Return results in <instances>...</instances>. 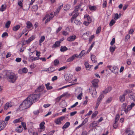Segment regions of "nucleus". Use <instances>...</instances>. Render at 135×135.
I'll use <instances>...</instances> for the list:
<instances>
[{
	"label": "nucleus",
	"instance_id": "obj_1",
	"mask_svg": "<svg viewBox=\"0 0 135 135\" xmlns=\"http://www.w3.org/2000/svg\"><path fill=\"white\" fill-rule=\"evenodd\" d=\"M5 75L6 76L7 78L9 79V81L12 83H15L18 78L17 74L11 72L10 71H6Z\"/></svg>",
	"mask_w": 135,
	"mask_h": 135
},
{
	"label": "nucleus",
	"instance_id": "obj_2",
	"mask_svg": "<svg viewBox=\"0 0 135 135\" xmlns=\"http://www.w3.org/2000/svg\"><path fill=\"white\" fill-rule=\"evenodd\" d=\"M33 103L27 97L21 104L19 107L20 110H22L30 107Z\"/></svg>",
	"mask_w": 135,
	"mask_h": 135
},
{
	"label": "nucleus",
	"instance_id": "obj_3",
	"mask_svg": "<svg viewBox=\"0 0 135 135\" xmlns=\"http://www.w3.org/2000/svg\"><path fill=\"white\" fill-rule=\"evenodd\" d=\"M85 53V51L83 50L81 51L79 54L78 55L77 54H75L73 55L71 57H70L66 60V62H70L74 60L76 58H78V57H81Z\"/></svg>",
	"mask_w": 135,
	"mask_h": 135
},
{
	"label": "nucleus",
	"instance_id": "obj_4",
	"mask_svg": "<svg viewBox=\"0 0 135 135\" xmlns=\"http://www.w3.org/2000/svg\"><path fill=\"white\" fill-rule=\"evenodd\" d=\"M40 94V93L32 94L28 97V98L33 103H34L39 99Z\"/></svg>",
	"mask_w": 135,
	"mask_h": 135
},
{
	"label": "nucleus",
	"instance_id": "obj_5",
	"mask_svg": "<svg viewBox=\"0 0 135 135\" xmlns=\"http://www.w3.org/2000/svg\"><path fill=\"white\" fill-rule=\"evenodd\" d=\"M107 67L109 68V69L113 73L115 74H118V69L117 66L110 65L108 66Z\"/></svg>",
	"mask_w": 135,
	"mask_h": 135
},
{
	"label": "nucleus",
	"instance_id": "obj_6",
	"mask_svg": "<svg viewBox=\"0 0 135 135\" xmlns=\"http://www.w3.org/2000/svg\"><path fill=\"white\" fill-rule=\"evenodd\" d=\"M89 92L94 98L96 97L97 94L95 88L94 87H90L89 88Z\"/></svg>",
	"mask_w": 135,
	"mask_h": 135
},
{
	"label": "nucleus",
	"instance_id": "obj_7",
	"mask_svg": "<svg viewBox=\"0 0 135 135\" xmlns=\"http://www.w3.org/2000/svg\"><path fill=\"white\" fill-rule=\"evenodd\" d=\"M98 79H94L92 81V84L93 86H91L90 87H94L95 88L98 87Z\"/></svg>",
	"mask_w": 135,
	"mask_h": 135
},
{
	"label": "nucleus",
	"instance_id": "obj_8",
	"mask_svg": "<svg viewBox=\"0 0 135 135\" xmlns=\"http://www.w3.org/2000/svg\"><path fill=\"white\" fill-rule=\"evenodd\" d=\"M28 70L26 68H24L23 69H20L18 72L19 73L22 74V73H26L27 72Z\"/></svg>",
	"mask_w": 135,
	"mask_h": 135
},
{
	"label": "nucleus",
	"instance_id": "obj_9",
	"mask_svg": "<svg viewBox=\"0 0 135 135\" xmlns=\"http://www.w3.org/2000/svg\"><path fill=\"white\" fill-rule=\"evenodd\" d=\"M133 132L131 130L130 128H127L125 131L126 135H132Z\"/></svg>",
	"mask_w": 135,
	"mask_h": 135
},
{
	"label": "nucleus",
	"instance_id": "obj_10",
	"mask_svg": "<svg viewBox=\"0 0 135 135\" xmlns=\"http://www.w3.org/2000/svg\"><path fill=\"white\" fill-rule=\"evenodd\" d=\"M76 38V36L75 35H74L68 37L67 38V40L69 41H74Z\"/></svg>",
	"mask_w": 135,
	"mask_h": 135
},
{
	"label": "nucleus",
	"instance_id": "obj_11",
	"mask_svg": "<svg viewBox=\"0 0 135 135\" xmlns=\"http://www.w3.org/2000/svg\"><path fill=\"white\" fill-rule=\"evenodd\" d=\"M85 68L87 70H90V69L92 67H93V65H90L89 64V63L88 61H86L85 63Z\"/></svg>",
	"mask_w": 135,
	"mask_h": 135
},
{
	"label": "nucleus",
	"instance_id": "obj_12",
	"mask_svg": "<svg viewBox=\"0 0 135 135\" xmlns=\"http://www.w3.org/2000/svg\"><path fill=\"white\" fill-rule=\"evenodd\" d=\"M61 41L60 42L59 41H57L55 42V44L52 46V48H55L59 47L60 45V43Z\"/></svg>",
	"mask_w": 135,
	"mask_h": 135
},
{
	"label": "nucleus",
	"instance_id": "obj_13",
	"mask_svg": "<svg viewBox=\"0 0 135 135\" xmlns=\"http://www.w3.org/2000/svg\"><path fill=\"white\" fill-rule=\"evenodd\" d=\"M44 88V86L43 85H42L39 86L38 88H37L35 90V91L36 92H41L43 90Z\"/></svg>",
	"mask_w": 135,
	"mask_h": 135
},
{
	"label": "nucleus",
	"instance_id": "obj_14",
	"mask_svg": "<svg viewBox=\"0 0 135 135\" xmlns=\"http://www.w3.org/2000/svg\"><path fill=\"white\" fill-rule=\"evenodd\" d=\"M35 38V36L32 35L31 37H29L28 39L26 40V42L27 44H28L30 43V42L34 40Z\"/></svg>",
	"mask_w": 135,
	"mask_h": 135
},
{
	"label": "nucleus",
	"instance_id": "obj_15",
	"mask_svg": "<svg viewBox=\"0 0 135 135\" xmlns=\"http://www.w3.org/2000/svg\"><path fill=\"white\" fill-rule=\"evenodd\" d=\"M112 89V88L111 87H108L103 91V94H106L107 93L109 92Z\"/></svg>",
	"mask_w": 135,
	"mask_h": 135
},
{
	"label": "nucleus",
	"instance_id": "obj_16",
	"mask_svg": "<svg viewBox=\"0 0 135 135\" xmlns=\"http://www.w3.org/2000/svg\"><path fill=\"white\" fill-rule=\"evenodd\" d=\"M132 92V89H127L125 90L123 94L126 95L127 94H130Z\"/></svg>",
	"mask_w": 135,
	"mask_h": 135
},
{
	"label": "nucleus",
	"instance_id": "obj_17",
	"mask_svg": "<svg viewBox=\"0 0 135 135\" xmlns=\"http://www.w3.org/2000/svg\"><path fill=\"white\" fill-rule=\"evenodd\" d=\"M70 125V123L69 122H67L62 127V128L63 129H66L69 127Z\"/></svg>",
	"mask_w": 135,
	"mask_h": 135
},
{
	"label": "nucleus",
	"instance_id": "obj_18",
	"mask_svg": "<svg viewBox=\"0 0 135 135\" xmlns=\"http://www.w3.org/2000/svg\"><path fill=\"white\" fill-rule=\"evenodd\" d=\"M126 95L124 94L123 95H120L119 97L120 100L122 102H124L125 100V96Z\"/></svg>",
	"mask_w": 135,
	"mask_h": 135
},
{
	"label": "nucleus",
	"instance_id": "obj_19",
	"mask_svg": "<svg viewBox=\"0 0 135 135\" xmlns=\"http://www.w3.org/2000/svg\"><path fill=\"white\" fill-rule=\"evenodd\" d=\"M91 58L92 62H93L95 63L97 62V58L96 56L95 55H91Z\"/></svg>",
	"mask_w": 135,
	"mask_h": 135
},
{
	"label": "nucleus",
	"instance_id": "obj_20",
	"mask_svg": "<svg viewBox=\"0 0 135 135\" xmlns=\"http://www.w3.org/2000/svg\"><path fill=\"white\" fill-rule=\"evenodd\" d=\"M129 97L131 99L133 100L134 101H135V93H133L130 94Z\"/></svg>",
	"mask_w": 135,
	"mask_h": 135
},
{
	"label": "nucleus",
	"instance_id": "obj_21",
	"mask_svg": "<svg viewBox=\"0 0 135 135\" xmlns=\"http://www.w3.org/2000/svg\"><path fill=\"white\" fill-rule=\"evenodd\" d=\"M68 50V48L65 46H62L61 47L60 50L61 52H64Z\"/></svg>",
	"mask_w": 135,
	"mask_h": 135
},
{
	"label": "nucleus",
	"instance_id": "obj_22",
	"mask_svg": "<svg viewBox=\"0 0 135 135\" xmlns=\"http://www.w3.org/2000/svg\"><path fill=\"white\" fill-rule=\"evenodd\" d=\"M50 83H48L47 84H45V86L46 87V89L47 90H50L52 89L53 87L51 86H50Z\"/></svg>",
	"mask_w": 135,
	"mask_h": 135
},
{
	"label": "nucleus",
	"instance_id": "obj_23",
	"mask_svg": "<svg viewBox=\"0 0 135 135\" xmlns=\"http://www.w3.org/2000/svg\"><path fill=\"white\" fill-rule=\"evenodd\" d=\"M26 24L27 27L28 29L30 28L33 26L32 23L30 21H27L26 23Z\"/></svg>",
	"mask_w": 135,
	"mask_h": 135
},
{
	"label": "nucleus",
	"instance_id": "obj_24",
	"mask_svg": "<svg viewBox=\"0 0 135 135\" xmlns=\"http://www.w3.org/2000/svg\"><path fill=\"white\" fill-rule=\"evenodd\" d=\"M49 73H51L55 71V68L53 67H52L47 69Z\"/></svg>",
	"mask_w": 135,
	"mask_h": 135
},
{
	"label": "nucleus",
	"instance_id": "obj_25",
	"mask_svg": "<svg viewBox=\"0 0 135 135\" xmlns=\"http://www.w3.org/2000/svg\"><path fill=\"white\" fill-rule=\"evenodd\" d=\"M20 27V25H17L13 27V30L15 31H17Z\"/></svg>",
	"mask_w": 135,
	"mask_h": 135
},
{
	"label": "nucleus",
	"instance_id": "obj_26",
	"mask_svg": "<svg viewBox=\"0 0 135 135\" xmlns=\"http://www.w3.org/2000/svg\"><path fill=\"white\" fill-rule=\"evenodd\" d=\"M45 124V123L44 122H41L40 124V129H44L45 128V127L44 125Z\"/></svg>",
	"mask_w": 135,
	"mask_h": 135
},
{
	"label": "nucleus",
	"instance_id": "obj_27",
	"mask_svg": "<svg viewBox=\"0 0 135 135\" xmlns=\"http://www.w3.org/2000/svg\"><path fill=\"white\" fill-rule=\"evenodd\" d=\"M55 123L58 125H60L62 124V122L59 118L57 119L55 121Z\"/></svg>",
	"mask_w": 135,
	"mask_h": 135
},
{
	"label": "nucleus",
	"instance_id": "obj_28",
	"mask_svg": "<svg viewBox=\"0 0 135 135\" xmlns=\"http://www.w3.org/2000/svg\"><path fill=\"white\" fill-rule=\"evenodd\" d=\"M18 5L20 6L21 8H22L23 7L22 3V2H23V0H18Z\"/></svg>",
	"mask_w": 135,
	"mask_h": 135
},
{
	"label": "nucleus",
	"instance_id": "obj_29",
	"mask_svg": "<svg viewBox=\"0 0 135 135\" xmlns=\"http://www.w3.org/2000/svg\"><path fill=\"white\" fill-rule=\"evenodd\" d=\"M6 8V7L5 5V6H4L3 4L2 5L1 8H0V11H1L3 12L4 11Z\"/></svg>",
	"mask_w": 135,
	"mask_h": 135
},
{
	"label": "nucleus",
	"instance_id": "obj_30",
	"mask_svg": "<svg viewBox=\"0 0 135 135\" xmlns=\"http://www.w3.org/2000/svg\"><path fill=\"white\" fill-rule=\"evenodd\" d=\"M89 9L91 11L95 10L96 9V7L95 6H91L90 5H89Z\"/></svg>",
	"mask_w": 135,
	"mask_h": 135
},
{
	"label": "nucleus",
	"instance_id": "obj_31",
	"mask_svg": "<svg viewBox=\"0 0 135 135\" xmlns=\"http://www.w3.org/2000/svg\"><path fill=\"white\" fill-rule=\"evenodd\" d=\"M1 124L2 126V129H4L6 126V124L4 121H2L1 122Z\"/></svg>",
	"mask_w": 135,
	"mask_h": 135
},
{
	"label": "nucleus",
	"instance_id": "obj_32",
	"mask_svg": "<svg viewBox=\"0 0 135 135\" xmlns=\"http://www.w3.org/2000/svg\"><path fill=\"white\" fill-rule=\"evenodd\" d=\"M45 37L44 36H42L40 40H39V43H41L43 42L45 40Z\"/></svg>",
	"mask_w": 135,
	"mask_h": 135
},
{
	"label": "nucleus",
	"instance_id": "obj_33",
	"mask_svg": "<svg viewBox=\"0 0 135 135\" xmlns=\"http://www.w3.org/2000/svg\"><path fill=\"white\" fill-rule=\"evenodd\" d=\"M11 21H8L5 24V27L7 28H8L9 27L10 25L11 24Z\"/></svg>",
	"mask_w": 135,
	"mask_h": 135
},
{
	"label": "nucleus",
	"instance_id": "obj_34",
	"mask_svg": "<svg viewBox=\"0 0 135 135\" xmlns=\"http://www.w3.org/2000/svg\"><path fill=\"white\" fill-rule=\"evenodd\" d=\"M59 61L57 59H55L54 61V64L55 66H56L59 64Z\"/></svg>",
	"mask_w": 135,
	"mask_h": 135
},
{
	"label": "nucleus",
	"instance_id": "obj_35",
	"mask_svg": "<svg viewBox=\"0 0 135 135\" xmlns=\"http://www.w3.org/2000/svg\"><path fill=\"white\" fill-rule=\"evenodd\" d=\"M70 94L68 93L67 92H65L63 94L61 95V97H64L65 96H66L67 97H68L69 96Z\"/></svg>",
	"mask_w": 135,
	"mask_h": 135
},
{
	"label": "nucleus",
	"instance_id": "obj_36",
	"mask_svg": "<svg viewBox=\"0 0 135 135\" xmlns=\"http://www.w3.org/2000/svg\"><path fill=\"white\" fill-rule=\"evenodd\" d=\"M60 8H57L56 12H54V15L56 16H57L58 15V14L60 11Z\"/></svg>",
	"mask_w": 135,
	"mask_h": 135
},
{
	"label": "nucleus",
	"instance_id": "obj_37",
	"mask_svg": "<svg viewBox=\"0 0 135 135\" xmlns=\"http://www.w3.org/2000/svg\"><path fill=\"white\" fill-rule=\"evenodd\" d=\"M27 31V30L26 28H25L23 29V31L22 33H20L19 34V35H20L19 38H20L21 36L23 35Z\"/></svg>",
	"mask_w": 135,
	"mask_h": 135
},
{
	"label": "nucleus",
	"instance_id": "obj_38",
	"mask_svg": "<svg viewBox=\"0 0 135 135\" xmlns=\"http://www.w3.org/2000/svg\"><path fill=\"white\" fill-rule=\"evenodd\" d=\"M54 17V16L52 17L49 16V18H47L45 21V23H46L48 22L49 21Z\"/></svg>",
	"mask_w": 135,
	"mask_h": 135
},
{
	"label": "nucleus",
	"instance_id": "obj_39",
	"mask_svg": "<svg viewBox=\"0 0 135 135\" xmlns=\"http://www.w3.org/2000/svg\"><path fill=\"white\" fill-rule=\"evenodd\" d=\"M21 124L24 128V129L26 130L27 128L26 123L23 122H22L21 123Z\"/></svg>",
	"mask_w": 135,
	"mask_h": 135
},
{
	"label": "nucleus",
	"instance_id": "obj_40",
	"mask_svg": "<svg viewBox=\"0 0 135 135\" xmlns=\"http://www.w3.org/2000/svg\"><path fill=\"white\" fill-rule=\"evenodd\" d=\"M16 131L18 133H21L22 132L23 130V128H17L16 129Z\"/></svg>",
	"mask_w": 135,
	"mask_h": 135
},
{
	"label": "nucleus",
	"instance_id": "obj_41",
	"mask_svg": "<svg viewBox=\"0 0 135 135\" xmlns=\"http://www.w3.org/2000/svg\"><path fill=\"white\" fill-rule=\"evenodd\" d=\"M112 99V97H109L108 98V99L106 101V103H109L110 102Z\"/></svg>",
	"mask_w": 135,
	"mask_h": 135
},
{
	"label": "nucleus",
	"instance_id": "obj_42",
	"mask_svg": "<svg viewBox=\"0 0 135 135\" xmlns=\"http://www.w3.org/2000/svg\"><path fill=\"white\" fill-rule=\"evenodd\" d=\"M70 8V6L69 5H66L64 7V9L65 10H68Z\"/></svg>",
	"mask_w": 135,
	"mask_h": 135
},
{
	"label": "nucleus",
	"instance_id": "obj_43",
	"mask_svg": "<svg viewBox=\"0 0 135 135\" xmlns=\"http://www.w3.org/2000/svg\"><path fill=\"white\" fill-rule=\"evenodd\" d=\"M101 27L100 26H99L98 28L96 31V33L97 34H98L100 33L101 31Z\"/></svg>",
	"mask_w": 135,
	"mask_h": 135
},
{
	"label": "nucleus",
	"instance_id": "obj_44",
	"mask_svg": "<svg viewBox=\"0 0 135 135\" xmlns=\"http://www.w3.org/2000/svg\"><path fill=\"white\" fill-rule=\"evenodd\" d=\"M115 47H113L110 46V51L113 52H114V51H115Z\"/></svg>",
	"mask_w": 135,
	"mask_h": 135
},
{
	"label": "nucleus",
	"instance_id": "obj_45",
	"mask_svg": "<svg viewBox=\"0 0 135 135\" xmlns=\"http://www.w3.org/2000/svg\"><path fill=\"white\" fill-rule=\"evenodd\" d=\"M115 21L113 19H112L109 23V25L110 26H113L115 23Z\"/></svg>",
	"mask_w": 135,
	"mask_h": 135
},
{
	"label": "nucleus",
	"instance_id": "obj_46",
	"mask_svg": "<svg viewBox=\"0 0 135 135\" xmlns=\"http://www.w3.org/2000/svg\"><path fill=\"white\" fill-rule=\"evenodd\" d=\"M119 114H117L115 117V122H117L119 120Z\"/></svg>",
	"mask_w": 135,
	"mask_h": 135
},
{
	"label": "nucleus",
	"instance_id": "obj_47",
	"mask_svg": "<svg viewBox=\"0 0 135 135\" xmlns=\"http://www.w3.org/2000/svg\"><path fill=\"white\" fill-rule=\"evenodd\" d=\"M107 2L105 1H103V7L104 8L107 7Z\"/></svg>",
	"mask_w": 135,
	"mask_h": 135
},
{
	"label": "nucleus",
	"instance_id": "obj_48",
	"mask_svg": "<svg viewBox=\"0 0 135 135\" xmlns=\"http://www.w3.org/2000/svg\"><path fill=\"white\" fill-rule=\"evenodd\" d=\"M20 118H19L18 119H16L13 121V123H18L20 122Z\"/></svg>",
	"mask_w": 135,
	"mask_h": 135
},
{
	"label": "nucleus",
	"instance_id": "obj_49",
	"mask_svg": "<svg viewBox=\"0 0 135 135\" xmlns=\"http://www.w3.org/2000/svg\"><path fill=\"white\" fill-rule=\"evenodd\" d=\"M32 8L34 10V11H37L38 9V6L37 5H33V6Z\"/></svg>",
	"mask_w": 135,
	"mask_h": 135
},
{
	"label": "nucleus",
	"instance_id": "obj_50",
	"mask_svg": "<svg viewBox=\"0 0 135 135\" xmlns=\"http://www.w3.org/2000/svg\"><path fill=\"white\" fill-rule=\"evenodd\" d=\"M115 38H112V41L110 43V45H112L115 42Z\"/></svg>",
	"mask_w": 135,
	"mask_h": 135
},
{
	"label": "nucleus",
	"instance_id": "obj_51",
	"mask_svg": "<svg viewBox=\"0 0 135 135\" xmlns=\"http://www.w3.org/2000/svg\"><path fill=\"white\" fill-rule=\"evenodd\" d=\"M98 113V112L97 111L93 113L91 117L92 118H93L96 116Z\"/></svg>",
	"mask_w": 135,
	"mask_h": 135
},
{
	"label": "nucleus",
	"instance_id": "obj_52",
	"mask_svg": "<svg viewBox=\"0 0 135 135\" xmlns=\"http://www.w3.org/2000/svg\"><path fill=\"white\" fill-rule=\"evenodd\" d=\"M71 85H66V86H64L63 87H62L61 88H59L58 89V90H61L62 89H63L65 88H67V87H69V86H70Z\"/></svg>",
	"mask_w": 135,
	"mask_h": 135
},
{
	"label": "nucleus",
	"instance_id": "obj_53",
	"mask_svg": "<svg viewBox=\"0 0 135 135\" xmlns=\"http://www.w3.org/2000/svg\"><path fill=\"white\" fill-rule=\"evenodd\" d=\"M6 36H8V34L6 32H4L3 33L2 35V37L3 38Z\"/></svg>",
	"mask_w": 135,
	"mask_h": 135
},
{
	"label": "nucleus",
	"instance_id": "obj_54",
	"mask_svg": "<svg viewBox=\"0 0 135 135\" xmlns=\"http://www.w3.org/2000/svg\"><path fill=\"white\" fill-rule=\"evenodd\" d=\"M82 96V93H81L79 94L77 96V98L78 99L80 100L81 99V97Z\"/></svg>",
	"mask_w": 135,
	"mask_h": 135
},
{
	"label": "nucleus",
	"instance_id": "obj_55",
	"mask_svg": "<svg viewBox=\"0 0 135 135\" xmlns=\"http://www.w3.org/2000/svg\"><path fill=\"white\" fill-rule=\"evenodd\" d=\"M131 59H128L127 60V63L128 65H130L131 63Z\"/></svg>",
	"mask_w": 135,
	"mask_h": 135
},
{
	"label": "nucleus",
	"instance_id": "obj_56",
	"mask_svg": "<svg viewBox=\"0 0 135 135\" xmlns=\"http://www.w3.org/2000/svg\"><path fill=\"white\" fill-rule=\"evenodd\" d=\"M94 35L91 36L89 38V42L90 43L92 41L93 39L94 38Z\"/></svg>",
	"mask_w": 135,
	"mask_h": 135
},
{
	"label": "nucleus",
	"instance_id": "obj_57",
	"mask_svg": "<svg viewBox=\"0 0 135 135\" xmlns=\"http://www.w3.org/2000/svg\"><path fill=\"white\" fill-rule=\"evenodd\" d=\"M40 112L39 110H37L33 112V113L34 114L36 115L38 114Z\"/></svg>",
	"mask_w": 135,
	"mask_h": 135
},
{
	"label": "nucleus",
	"instance_id": "obj_58",
	"mask_svg": "<svg viewBox=\"0 0 135 135\" xmlns=\"http://www.w3.org/2000/svg\"><path fill=\"white\" fill-rule=\"evenodd\" d=\"M117 123V122H115H115L113 124V126L115 129L117 128L118 127V125Z\"/></svg>",
	"mask_w": 135,
	"mask_h": 135
},
{
	"label": "nucleus",
	"instance_id": "obj_59",
	"mask_svg": "<svg viewBox=\"0 0 135 135\" xmlns=\"http://www.w3.org/2000/svg\"><path fill=\"white\" fill-rule=\"evenodd\" d=\"M77 113L76 111H74L73 112H71L70 113V115L71 116H73L75 114Z\"/></svg>",
	"mask_w": 135,
	"mask_h": 135
},
{
	"label": "nucleus",
	"instance_id": "obj_60",
	"mask_svg": "<svg viewBox=\"0 0 135 135\" xmlns=\"http://www.w3.org/2000/svg\"><path fill=\"white\" fill-rule=\"evenodd\" d=\"M29 133L31 134H34L33 130L32 129H29L28 130Z\"/></svg>",
	"mask_w": 135,
	"mask_h": 135
},
{
	"label": "nucleus",
	"instance_id": "obj_61",
	"mask_svg": "<svg viewBox=\"0 0 135 135\" xmlns=\"http://www.w3.org/2000/svg\"><path fill=\"white\" fill-rule=\"evenodd\" d=\"M67 68V67L66 66H63L62 67H61L58 70L59 71H61V70H64L65 68Z\"/></svg>",
	"mask_w": 135,
	"mask_h": 135
},
{
	"label": "nucleus",
	"instance_id": "obj_62",
	"mask_svg": "<svg viewBox=\"0 0 135 135\" xmlns=\"http://www.w3.org/2000/svg\"><path fill=\"white\" fill-rule=\"evenodd\" d=\"M54 132L55 131L54 130L51 131L48 133L47 135H53Z\"/></svg>",
	"mask_w": 135,
	"mask_h": 135
},
{
	"label": "nucleus",
	"instance_id": "obj_63",
	"mask_svg": "<svg viewBox=\"0 0 135 135\" xmlns=\"http://www.w3.org/2000/svg\"><path fill=\"white\" fill-rule=\"evenodd\" d=\"M81 68L80 67L78 66L76 68L75 70L76 71H79L81 70Z\"/></svg>",
	"mask_w": 135,
	"mask_h": 135
},
{
	"label": "nucleus",
	"instance_id": "obj_64",
	"mask_svg": "<svg viewBox=\"0 0 135 135\" xmlns=\"http://www.w3.org/2000/svg\"><path fill=\"white\" fill-rule=\"evenodd\" d=\"M21 59L20 58H17L16 59V61L17 62H19L21 61Z\"/></svg>",
	"mask_w": 135,
	"mask_h": 135
}]
</instances>
